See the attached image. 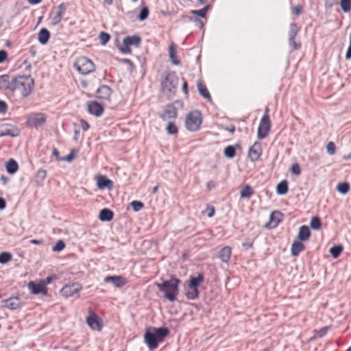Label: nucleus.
<instances>
[{
    "label": "nucleus",
    "instance_id": "2",
    "mask_svg": "<svg viewBox=\"0 0 351 351\" xmlns=\"http://www.w3.org/2000/svg\"><path fill=\"white\" fill-rule=\"evenodd\" d=\"M35 87L34 80L30 75H19L13 79L11 90H18L23 97H29Z\"/></svg>",
    "mask_w": 351,
    "mask_h": 351
},
{
    "label": "nucleus",
    "instance_id": "4",
    "mask_svg": "<svg viewBox=\"0 0 351 351\" xmlns=\"http://www.w3.org/2000/svg\"><path fill=\"white\" fill-rule=\"evenodd\" d=\"M203 122V115L198 110H193L186 114L184 125L190 132H195L200 129Z\"/></svg>",
    "mask_w": 351,
    "mask_h": 351
},
{
    "label": "nucleus",
    "instance_id": "13",
    "mask_svg": "<svg viewBox=\"0 0 351 351\" xmlns=\"http://www.w3.org/2000/svg\"><path fill=\"white\" fill-rule=\"evenodd\" d=\"M178 117L177 108L173 105H167L165 106L160 115V118L164 121H169L176 119Z\"/></svg>",
    "mask_w": 351,
    "mask_h": 351
},
{
    "label": "nucleus",
    "instance_id": "64",
    "mask_svg": "<svg viewBox=\"0 0 351 351\" xmlns=\"http://www.w3.org/2000/svg\"><path fill=\"white\" fill-rule=\"evenodd\" d=\"M114 0H104V3L107 5H112L113 3Z\"/></svg>",
    "mask_w": 351,
    "mask_h": 351
},
{
    "label": "nucleus",
    "instance_id": "26",
    "mask_svg": "<svg viewBox=\"0 0 351 351\" xmlns=\"http://www.w3.org/2000/svg\"><path fill=\"white\" fill-rule=\"evenodd\" d=\"M304 250V245L301 241H294L291 246V254L297 256Z\"/></svg>",
    "mask_w": 351,
    "mask_h": 351
},
{
    "label": "nucleus",
    "instance_id": "63",
    "mask_svg": "<svg viewBox=\"0 0 351 351\" xmlns=\"http://www.w3.org/2000/svg\"><path fill=\"white\" fill-rule=\"evenodd\" d=\"M227 130L230 132V133H234V130H235V128L234 126H231L230 128H227Z\"/></svg>",
    "mask_w": 351,
    "mask_h": 351
},
{
    "label": "nucleus",
    "instance_id": "36",
    "mask_svg": "<svg viewBox=\"0 0 351 351\" xmlns=\"http://www.w3.org/2000/svg\"><path fill=\"white\" fill-rule=\"evenodd\" d=\"M337 189L339 193L346 194L350 190V185L347 182H340L337 184Z\"/></svg>",
    "mask_w": 351,
    "mask_h": 351
},
{
    "label": "nucleus",
    "instance_id": "60",
    "mask_svg": "<svg viewBox=\"0 0 351 351\" xmlns=\"http://www.w3.org/2000/svg\"><path fill=\"white\" fill-rule=\"evenodd\" d=\"M120 62H123V63H125V64H128V65H130L131 66H133V63H132V62L130 59H127V58L122 59V60H120Z\"/></svg>",
    "mask_w": 351,
    "mask_h": 351
},
{
    "label": "nucleus",
    "instance_id": "55",
    "mask_svg": "<svg viewBox=\"0 0 351 351\" xmlns=\"http://www.w3.org/2000/svg\"><path fill=\"white\" fill-rule=\"evenodd\" d=\"M8 58V53L5 50H0V63L3 62Z\"/></svg>",
    "mask_w": 351,
    "mask_h": 351
},
{
    "label": "nucleus",
    "instance_id": "39",
    "mask_svg": "<svg viewBox=\"0 0 351 351\" xmlns=\"http://www.w3.org/2000/svg\"><path fill=\"white\" fill-rule=\"evenodd\" d=\"M224 154L229 158H232L236 154V150L234 146L229 145L224 149Z\"/></svg>",
    "mask_w": 351,
    "mask_h": 351
},
{
    "label": "nucleus",
    "instance_id": "43",
    "mask_svg": "<svg viewBox=\"0 0 351 351\" xmlns=\"http://www.w3.org/2000/svg\"><path fill=\"white\" fill-rule=\"evenodd\" d=\"M298 32V27L295 23H292L290 25V31H289V40H293L296 36Z\"/></svg>",
    "mask_w": 351,
    "mask_h": 351
},
{
    "label": "nucleus",
    "instance_id": "41",
    "mask_svg": "<svg viewBox=\"0 0 351 351\" xmlns=\"http://www.w3.org/2000/svg\"><path fill=\"white\" fill-rule=\"evenodd\" d=\"M340 5L344 12H348L351 10V0H341Z\"/></svg>",
    "mask_w": 351,
    "mask_h": 351
},
{
    "label": "nucleus",
    "instance_id": "1",
    "mask_svg": "<svg viewBox=\"0 0 351 351\" xmlns=\"http://www.w3.org/2000/svg\"><path fill=\"white\" fill-rule=\"evenodd\" d=\"M169 334V331L167 328L149 327L146 329L144 335V341L149 349L155 350Z\"/></svg>",
    "mask_w": 351,
    "mask_h": 351
},
{
    "label": "nucleus",
    "instance_id": "29",
    "mask_svg": "<svg viewBox=\"0 0 351 351\" xmlns=\"http://www.w3.org/2000/svg\"><path fill=\"white\" fill-rule=\"evenodd\" d=\"M5 168L8 173L14 174L18 171L19 165L14 159L11 158L6 163Z\"/></svg>",
    "mask_w": 351,
    "mask_h": 351
},
{
    "label": "nucleus",
    "instance_id": "32",
    "mask_svg": "<svg viewBox=\"0 0 351 351\" xmlns=\"http://www.w3.org/2000/svg\"><path fill=\"white\" fill-rule=\"evenodd\" d=\"M166 130L169 134L176 135L178 133V128L173 121H169Z\"/></svg>",
    "mask_w": 351,
    "mask_h": 351
},
{
    "label": "nucleus",
    "instance_id": "6",
    "mask_svg": "<svg viewBox=\"0 0 351 351\" xmlns=\"http://www.w3.org/2000/svg\"><path fill=\"white\" fill-rule=\"evenodd\" d=\"M75 68L82 75H87L95 69V64L89 58L81 56L75 62Z\"/></svg>",
    "mask_w": 351,
    "mask_h": 351
},
{
    "label": "nucleus",
    "instance_id": "54",
    "mask_svg": "<svg viewBox=\"0 0 351 351\" xmlns=\"http://www.w3.org/2000/svg\"><path fill=\"white\" fill-rule=\"evenodd\" d=\"M56 279V276H48L44 280H40L42 281V283L45 284V287H47V285L50 284L53 280Z\"/></svg>",
    "mask_w": 351,
    "mask_h": 351
},
{
    "label": "nucleus",
    "instance_id": "12",
    "mask_svg": "<svg viewBox=\"0 0 351 351\" xmlns=\"http://www.w3.org/2000/svg\"><path fill=\"white\" fill-rule=\"evenodd\" d=\"M263 154V148L260 142L256 141L249 149L247 156L249 159L254 162L258 161Z\"/></svg>",
    "mask_w": 351,
    "mask_h": 351
},
{
    "label": "nucleus",
    "instance_id": "56",
    "mask_svg": "<svg viewBox=\"0 0 351 351\" xmlns=\"http://www.w3.org/2000/svg\"><path fill=\"white\" fill-rule=\"evenodd\" d=\"M346 58L347 59L351 58V32L350 34V45H349L348 49L346 54Z\"/></svg>",
    "mask_w": 351,
    "mask_h": 351
},
{
    "label": "nucleus",
    "instance_id": "50",
    "mask_svg": "<svg viewBox=\"0 0 351 351\" xmlns=\"http://www.w3.org/2000/svg\"><path fill=\"white\" fill-rule=\"evenodd\" d=\"M206 212L207 213V215L208 217H212L215 215V208L212 206H208L206 209Z\"/></svg>",
    "mask_w": 351,
    "mask_h": 351
},
{
    "label": "nucleus",
    "instance_id": "19",
    "mask_svg": "<svg viewBox=\"0 0 351 351\" xmlns=\"http://www.w3.org/2000/svg\"><path fill=\"white\" fill-rule=\"evenodd\" d=\"M97 97L101 100L110 101L112 90L106 85L101 86L97 90Z\"/></svg>",
    "mask_w": 351,
    "mask_h": 351
},
{
    "label": "nucleus",
    "instance_id": "42",
    "mask_svg": "<svg viewBox=\"0 0 351 351\" xmlns=\"http://www.w3.org/2000/svg\"><path fill=\"white\" fill-rule=\"evenodd\" d=\"M99 38L100 40V43L102 45H106L110 39V35L104 32H101L99 35Z\"/></svg>",
    "mask_w": 351,
    "mask_h": 351
},
{
    "label": "nucleus",
    "instance_id": "51",
    "mask_svg": "<svg viewBox=\"0 0 351 351\" xmlns=\"http://www.w3.org/2000/svg\"><path fill=\"white\" fill-rule=\"evenodd\" d=\"M80 125L81 128H82V130L84 131H87L90 128L89 124L84 119H81L80 121Z\"/></svg>",
    "mask_w": 351,
    "mask_h": 351
},
{
    "label": "nucleus",
    "instance_id": "57",
    "mask_svg": "<svg viewBox=\"0 0 351 351\" xmlns=\"http://www.w3.org/2000/svg\"><path fill=\"white\" fill-rule=\"evenodd\" d=\"M293 12L296 14L297 16H299L301 14V7L299 5H297L294 8H293Z\"/></svg>",
    "mask_w": 351,
    "mask_h": 351
},
{
    "label": "nucleus",
    "instance_id": "30",
    "mask_svg": "<svg viewBox=\"0 0 351 351\" xmlns=\"http://www.w3.org/2000/svg\"><path fill=\"white\" fill-rule=\"evenodd\" d=\"M199 291L198 289L192 287L188 286L187 289L186 291V296L189 300H195L198 298Z\"/></svg>",
    "mask_w": 351,
    "mask_h": 351
},
{
    "label": "nucleus",
    "instance_id": "53",
    "mask_svg": "<svg viewBox=\"0 0 351 351\" xmlns=\"http://www.w3.org/2000/svg\"><path fill=\"white\" fill-rule=\"evenodd\" d=\"M75 152L74 149H72L70 152V154L66 156L63 160H66L68 162H71L73 158H75Z\"/></svg>",
    "mask_w": 351,
    "mask_h": 351
},
{
    "label": "nucleus",
    "instance_id": "23",
    "mask_svg": "<svg viewBox=\"0 0 351 351\" xmlns=\"http://www.w3.org/2000/svg\"><path fill=\"white\" fill-rule=\"evenodd\" d=\"M311 236L309 228L307 226H302L300 228L298 238L300 241H308Z\"/></svg>",
    "mask_w": 351,
    "mask_h": 351
},
{
    "label": "nucleus",
    "instance_id": "15",
    "mask_svg": "<svg viewBox=\"0 0 351 351\" xmlns=\"http://www.w3.org/2000/svg\"><path fill=\"white\" fill-rule=\"evenodd\" d=\"M66 5L64 3L60 4L57 10L51 14V21L53 25L58 24L62 19L66 11Z\"/></svg>",
    "mask_w": 351,
    "mask_h": 351
},
{
    "label": "nucleus",
    "instance_id": "31",
    "mask_svg": "<svg viewBox=\"0 0 351 351\" xmlns=\"http://www.w3.org/2000/svg\"><path fill=\"white\" fill-rule=\"evenodd\" d=\"M169 53L172 63L175 65L180 64V61L176 56V50L174 44H171L169 47Z\"/></svg>",
    "mask_w": 351,
    "mask_h": 351
},
{
    "label": "nucleus",
    "instance_id": "59",
    "mask_svg": "<svg viewBox=\"0 0 351 351\" xmlns=\"http://www.w3.org/2000/svg\"><path fill=\"white\" fill-rule=\"evenodd\" d=\"M291 44L293 45L295 49H298L300 47V43H297L294 39L293 40H290Z\"/></svg>",
    "mask_w": 351,
    "mask_h": 351
},
{
    "label": "nucleus",
    "instance_id": "35",
    "mask_svg": "<svg viewBox=\"0 0 351 351\" xmlns=\"http://www.w3.org/2000/svg\"><path fill=\"white\" fill-rule=\"evenodd\" d=\"M253 193L252 187L250 185H245L240 192L242 198H249Z\"/></svg>",
    "mask_w": 351,
    "mask_h": 351
},
{
    "label": "nucleus",
    "instance_id": "9",
    "mask_svg": "<svg viewBox=\"0 0 351 351\" xmlns=\"http://www.w3.org/2000/svg\"><path fill=\"white\" fill-rule=\"evenodd\" d=\"M178 84V79L173 73H167L162 82V86L165 91H173Z\"/></svg>",
    "mask_w": 351,
    "mask_h": 351
},
{
    "label": "nucleus",
    "instance_id": "8",
    "mask_svg": "<svg viewBox=\"0 0 351 351\" xmlns=\"http://www.w3.org/2000/svg\"><path fill=\"white\" fill-rule=\"evenodd\" d=\"M46 122V115L41 112L32 113L27 117L26 125L31 128H37Z\"/></svg>",
    "mask_w": 351,
    "mask_h": 351
},
{
    "label": "nucleus",
    "instance_id": "28",
    "mask_svg": "<svg viewBox=\"0 0 351 351\" xmlns=\"http://www.w3.org/2000/svg\"><path fill=\"white\" fill-rule=\"evenodd\" d=\"M49 36V32L47 29L43 28L38 33V39L42 45H45L48 42Z\"/></svg>",
    "mask_w": 351,
    "mask_h": 351
},
{
    "label": "nucleus",
    "instance_id": "33",
    "mask_svg": "<svg viewBox=\"0 0 351 351\" xmlns=\"http://www.w3.org/2000/svg\"><path fill=\"white\" fill-rule=\"evenodd\" d=\"M12 85L10 86L9 77L7 75L0 76V89H10Z\"/></svg>",
    "mask_w": 351,
    "mask_h": 351
},
{
    "label": "nucleus",
    "instance_id": "27",
    "mask_svg": "<svg viewBox=\"0 0 351 351\" xmlns=\"http://www.w3.org/2000/svg\"><path fill=\"white\" fill-rule=\"evenodd\" d=\"M113 218V212L108 208H104L100 211L99 219L102 221H109Z\"/></svg>",
    "mask_w": 351,
    "mask_h": 351
},
{
    "label": "nucleus",
    "instance_id": "17",
    "mask_svg": "<svg viewBox=\"0 0 351 351\" xmlns=\"http://www.w3.org/2000/svg\"><path fill=\"white\" fill-rule=\"evenodd\" d=\"M88 112L95 117H100L104 111V106L96 101H90L88 104Z\"/></svg>",
    "mask_w": 351,
    "mask_h": 351
},
{
    "label": "nucleus",
    "instance_id": "3",
    "mask_svg": "<svg viewBox=\"0 0 351 351\" xmlns=\"http://www.w3.org/2000/svg\"><path fill=\"white\" fill-rule=\"evenodd\" d=\"M181 281L172 276L168 280L162 283H156V286L163 293L164 297L170 302H174L179 294V285Z\"/></svg>",
    "mask_w": 351,
    "mask_h": 351
},
{
    "label": "nucleus",
    "instance_id": "5",
    "mask_svg": "<svg viewBox=\"0 0 351 351\" xmlns=\"http://www.w3.org/2000/svg\"><path fill=\"white\" fill-rule=\"evenodd\" d=\"M269 108L266 107L265 108L264 114L259 123L257 136L260 139L266 138L271 130V123L269 115Z\"/></svg>",
    "mask_w": 351,
    "mask_h": 351
},
{
    "label": "nucleus",
    "instance_id": "46",
    "mask_svg": "<svg viewBox=\"0 0 351 351\" xmlns=\"http://www.w3.org/2000/svg\"><path fill=\"white\" fill-rule=\"evenodd\" d=\"M131 206L134 211H138L143 208L144 204L139 201H133L131 202Z\"/></svg>",
    "mask_w": 351,
    "mask_h": 351
},
{
    "label": "nucleus",
    "instance_id": "52",
    "mask_svg": "<svg viewBox=\"0 0 351 351\" xmlns=\"http://www.w3.org/2000/svg\"><path fill=\"white\" fill-rule=\"evenodd\" d=\"M8 110L7 104L2 100H0V113L4 114Z\"/></svg>",
    "mask_w": 351,
    "mask_h": 351
},
{
    "label": "nucleus",
    "instance_id": "10",
    "mask_svg": "<svg viewBox=\"0 0 351 351\" xmlns=\"http://www.w3.org/2000/svg\"><path fill=\"white\" fill-rule=\"evenodd\" d=\"M86 323L93 330L101 331L103 324L101 318L93 311H89V315L86 317Z\"/></svg>",
    "mask_w": 351,
    "mask_h": 351
},
{
    "label": "nucleus",
    "instance_id": "7",
    "mask_svg": "<svg viewBox=\"0 0 351 351\" xmlns=\"http://www.w3.org/2000/svg\"><path fill=\"white\" fill-rule=\"evenodd\" d=\"M141 42V38L139 36H127L123 40L122 43L118 45V49L123 54H130L132 53L130 47H138Z\"/></svg>",
    "mask_w": 351,
    "mask_h": 351
},
{
    "label": "nucleus",
    "instance_id": "20",
    "mask_svg": "<svg viewBox=\"0 0 351 351\" xmlns=\"http://www.w3.org/2000/svg\"><path fill=\"white\" fill-rule=\"evenodd\" d=\"M104 281L106 282H112L117 287H123L128 282L127 280L121 276H107L106 278H105Z\"/></svg>",
    "mask_w": 351,
    "mask_h": 351
},
{
    "label": "nucleus",
    "instance_id": "44",
    "mask_svg": "<svg viewBox=\"0 0 351 351\" xmlns=\"http://www.w3.org/2000/svg\"><path fill=\"white\" fill-rule=\"evenodd\" d=\"M65 247V243L62 240H59L53 247V252L62 251Z\"/></svg>",
    "mask_w": 351,
    "mask_h": 351
},
{
    "label": "nucleus",
    "instance_id": "34",
    "mask_svg": "<svg viewBox=\"0 0 351 351\" xmlns=\"http://www.w3.org/2000/svg\"><path fill=\"white\" fill-rule=\"evenodd\" d=\"M277 193L280 195H285L288 191V182L287 180L280 182L277 186Z\"/></svg>",
    "mask_w": 351,
    "mask_h": 351
},
{
    "label": "nucleus",
    "instance_id": "37",
    "mask_svg": "<svg viewBox=\"0 0 351 351\" xmlns=\"http://www.w3.org/2000/svg\"><path fill=\"white\" fill-rule=\"evenodd\" d=\"M342 251L343 247L341 245H335L330 249V252L335 258H337Z\"/></svg>",
    "mask_w": 351,
    "mask_h": 351
},
{
    "label": "nucleus",
    "instance_id": "22",
    "mask_svg": "<svg viewBox=\"0 0 351 351\" xmlns=\"http://www.w3.org/2000/svg\"><path fill=\"white\" fill-rule=\"evenodd\" d=\"M4 303V306L12 309L15 310L20 306V301L18 298H11L3 301Z\"/></svg>",
    "mask_w": 351,
    "mask_h": 351
},
{
    "label": "nucleus",
    "instance_id": "40",
    "mask_svg": "<svg viewBox=\"0 0 351 351\" xmlns=\"http://www.w3.org/2000/svg\"><path fill=\"white\" fill-rule=\"evenodd\" d=\"M310 226L313 230L320 229V228H321L320 219L317 216L313 217L311 220Z\"/></svg>",
    "mask_w": 351,
    "mask_h": 351
},
{
    "label": "nucleus",
    "instance_id": "25",
    "mask_svg": "<svg viewBox=\"0 0 351 351\" xmlns=\"http://www.w3.org/2000/svg\"><path fill=\"white\" fill-rule=\"evenodd\" d=\"M197 86L200 95L205 99H206L208 101H211V96L206 86L204 85L201 81H199L197 84Z\"/></svg>",
    "mask_w": 351,
    "mask_h": 351
},
{
    "label": "nucleus",
    "instance_id": "24",
    "mask_svg": "<svg viewBox=\"0 0 351 351\" xmlns=\"http://www.w3.org/2000/svg\"><path fill=\"white\" fill-rule=\"evenodd\" d=\"M204 276L202 274H198L197 276L191 277L187 286H192L197 289L203 282Z\"/></svg>",
    "mask_w": 351,
    "mask_h": 351
},
{
    "label": "nucleus",
    "instance_id": "38",
    "mask_svg": "<svg viewBox=\"0 0 351 351\" xmlns=\"http://www.w3.org/2000/svg\"><path fill=\"white\" fill-rule=\"evenodd\" d=\"M12 255L10 252H4L0 254V263L5 264L12 260Z\"/></svg>",
    "mask_w": 351,
    "mask_h": 351
},
{
    "label": "nucleus",
    "instance_id": "21",
    "mask_svg": "<svg viewBox=\"0 0 351 351\" xmlns=\"http://www.w3.org/2000/svg\"><path fill=\"white\" fill-rule=\"evenodd\" d=\"M231 254V247L229 246H225L220 250L219 257L221 261L228 263L230 260Z\"/></svg>",
    "mask_w": 351,
    "mask_h": 351
},
{
    "label": "nucleus",
    "instance_id": "48",
    "mask_svg": "<svg viewBox=\"0 0 351 351\" xmlns=\"http://www.w3.org/2000/svg\"><path fill=\"white\" fill-rule=\"evenodd\" d=\"M149 14V10L147 8H143L139 14V19L143 21L145 20Z\"/></svg>",
    "mask_w": 351,
    "mask_h": 351
},
{
    "label": "nucleus",
    "instance_id": "45",
    "mask_svg": "<svg viewBox=\"0 0 351 351\" xmlns=\"http://www.w3.org/2000/svg\"><path fill=\"white\" fill-rule=\"evenodd\" d=\"M208 6H206L204 8L199 10H191V13L196 14L201 17H204L208 12Z\"/></svg>",
    "mask_w": 351,
    "mask_h": 351
},
{
    "label": "nucleus",
    "instance_id": "49",
    "mask_svg": "<svg viewBox=\"0 0 351 351\" xmlns=\"http://www.w3.org/2000/svg\"><path fill=\"white\" fill-rule=\"evenodd\" d=\"M291 172L297 176H299L301 173V169L300 165L298 163H295L292 165Z\"/></svg>",
    "mask_w": 351,
    "mask_h": 351
},
{
    "label": "nucleus",
    "instance_id": "61",
    "mask_svg": "<svg viewBox=\"0 0 351 351\" xmlns=\"http://www.w3.org/2000/svg\"><path fill=\"white\" fill-rule=\"evenodd\" d=\"M30 243L32 244L40 245L42 244L43 241L42 240L32 239L30 241Z\"/></svg>",
    "mask_w": 351,
    "mask_h": 351
},
{
    "label": "nucleus",
    "instance_id": "62",
    "mask_svg": "<svg viewBox=\"0 0 351 351\" xmlns=\"http://www.w3.org/2000/svg\"><path fill=\"white\" fill-rule=\"evenodd\" d=\"M30 4L34 5L41 2L42 0H27Z\"/></svg>",
    "mask_w": 351,
    "mask_h": 351
},
{
    "label": "nucleus",
    "instance_id": "47",
    "mask_svg": "<svg viewBox=\"0 0 351 351\" xmlns=\"http://www.w3.org/2000/svg\"><path fill=\"white\" fill-rule=\"evenodd\" d=\"M335 149L336 146L333 142L330 141L326 145V149L330 155H333L335 153Z\"/></svg>",
    "mask_w": 351,
    "mask_h": 351
},
{
    "label": "nucleus",
    "instance_id": "14",
    "mask_svg": "<svg viewBox=\"0 0 351 351\" xmlns=\"http://www.w3.org/2000/svg\"><path fill=\"white\" fill-rule=\"evenodd\" d=\"M27 287L32 294H47V288L45 287V284L42 283L40 280L37 282H29Z\"/></svg>",
    "mask_w": 351,
    "mask_h": 351
},
{
    "label": "nucleus",
    "instance_id": "16",
    "mask_svg": "<svg viewBox=\"0 0 351 351\" xmlns=\"http://www.w3.org/2000/svg\"><path fill=\"white\" fill-rule=\"evenodd\" d=\"M95 180L98 189L101 190L104 189L111 190L113 188V182L108 179L106 176L99 174L96 176Z\"/></svg>",
    "mask_w": 351,
    "mask_h": 351
},
{
    "label": "nucleus",
    "instance_id": "11",
    "mask_svg": "<svg viewBox=\"0 0 351 351\" xmlns=\"http://www.w3.org/2000/svg\"><path fill=\"white\" fill-rule=\"evenodd\" d=\"M82 289V286L81 284L72 283L64 286L60 290V293L65 298H69L78 294Z\"/></svg>",
    "mask_w": 351,
    "mask_h": 351
},
{
    "label": "nucleus",
    "instance_id": "58",
    "mask_svg": "<svg viewBox=\"0 0 351 351\" xmlns=\"http://www.w3.org/2000/svg\"><path fill=\"white\" fill-rule=\"evenodd\" d=\"M6 207V202L5 199L2 197H0V209L3 210Z\"/></svg>",
    "mask_w": 351,
    "mask_h": 351
},
{
    "label": "nucleus",
    "instance_id": "18",
    "mask_svg": "<svg viewBox=\"0 0 351 351\" xmlns=\"http://www.w3.org/2000/svg\"><path fill=\"white\" fill-rule=\"evenodd\" d=\"M283 215L279 211H273L270 215L269 222L266 224L267 228H275L282 220Z\"/></svg>",
    "mask_w": 351,
    "mask_h": 351
}]
</instances>
